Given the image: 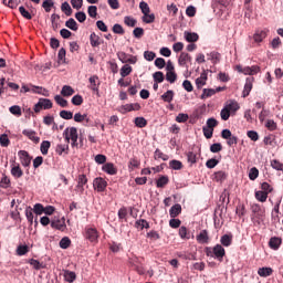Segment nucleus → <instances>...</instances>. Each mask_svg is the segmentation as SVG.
<instances>
[{
  "label": "nucleus",
  "instance_id": "nucleus-1",
  "mask_svg": "<svg viewBox=\"0 0 283 283\" xmlns=\"http://www.w3.org/2000/svg\"><path fill=\"white\" fill-rule=\"evenodd\" d=\"M206 255L208 258H216L219 262H222L227 255V251L221 244H216L213 248H206Z\"/></svg>",
  "mask_w": 283,
  "mask_h": 283
},
{
  "label": "nucleus",
  "instance_id": "nucleus-2",
  "mask_svg": "<svg viewBox=\"0 0 283 283\" xmlns=\"http://www.w3.org/2000/svg\"><path fill=\"white\" fill-rule=\"evenodd\" d=\"M63 136L66 143L70 144V140L72 142V147H78V129L76 127L66 128Z\"/></svg>",
  "mask_w": 283,
  "mask_h": 283
},
{
  "label": "nucleus",
  "instance_id": "nucleus-3",
  "mask_svg": "<svg viewBox=\"0 0 283 283\" xmlns=\"http://www.w3.org/2000/svg\"><path fill=\"white\" fill-rule=\"evenodd\" d=\"M33 109L35 114H39L42 109H52V101L48 98H40Z\"/></svg>",
  "mask_w": 283,
  "mask_h": 283
},
{
  "label": "nucleus",
  "instance_id": "nucleus-4",
  "mask_svg": "<svg viewBox=\"0 0 283 283\" xmlns=\"http://www.w3.org/2000/svg\"><path fill=\"white\" fill-rule=\"evenodd\" d=\"M18 156L20 158L22 167H29L30 165H32V156H30V153H28V150H20L18 153Z\"/></svg>",
  "mask_w": 283,
  "mask_h": 283
},
{
  "label": "nucleus",
  "instance_id": "nucleus-5",
  "mask_svg": "<svg viewBox=\"0 0 283 283\" xmlns=\"http://www.w3.org/2000/svg\"><path fill=\"white\" fill-rule=\"evenodd\" d=\"M252 209V213H254L258 222H262V220H264V216H265V210L264 208H262V206L258 205V203H253L251 206Z\"/></svg>",
  "mask_w": 283,
  "mask_h": 283
},
{
  "label": "nucleus",
  "instance_id": "nucleus-6",
  "mask_svg": "<svg viewBox=\"0 0 283 283\" xmlns=\"http://www.w3.org/2000/svg\"><path fill=\"white\" fill-rule=\"evenodd\" d=\"M93 187L96 191L103 192L107 189V181L103 177H97L93 181Z\"/></svg>",
  "mask_w": 283,
  "mask_h": 283
},
{
  "label": "nucleus",
  "instance_id": "nucleus-7",
  "mask_svg": "<svg viewBox=\"0 0 283 283\" xmlns=\"http://www.w3.org/2000/svg\"><path fill=\"white\" fill-rule=\"evenodd\" d=\"M254 82H255V77H253V76L247 77L245 85H244L243 93H242L243 98H247V96H249V94H251V91L253 90Z\"/></svg>",
  "mask_w": 283,
  "mask_h": 283
},
{
  "label": "nucleus",
  "instance_id": "nucleus-8",
  "mask_svg": "<svg viewBox=\"0 0 283 283\" xmlns=\"http://www.w3.org/2000/svg\"><path fill=\"white\" fill-rule=\"evenodd\" d=\"M139 109H140V104L138 103L126 104L119 107L120 114H127V112H138Z\"/></svg>",
  "mask_w": 283,
  "mask_h": 283
},
{
  "label": "nucleus",
  "instance_id": "nucleus-9",
  "mask_svg": "<svg viewBox=\"0 0 283 283\" xmlns=\"http://www.w3.org/2000/svg\"><path fill=\"white\" fill-rule=\"evenodd\" d=\"M22 134L23 136H27L29 140H32V143H34L35 145H39V143H41V137L36 136V132L32 129H24Z\"/></svg>",
  "mask_w": 283,
  "mask_h": 283
},
{
  "label": "nucleus",
  "instance_id": "nucleus-10",
  "mask_svg": "<svg viewBox=\"0 0 283 283\" xmlns=\"http://www.w3.org/2000/svg\"><path fill=\"white\" fill-rule=\"evenodd\" d=\"M85 238L90 240V242H96V240H98V231L95 228H86Z\"/></svg>",
  "mask_w": 283,
  "mask_h": 283
},
{
  "label": "nucleus",
  "instance_id": "nucleus-11",
  "mask_svg": "<svg viewBox=\"0 0 283 283\" xmlns=\"http://www.w3.org/2000/svg\"><path fill=\"white\" fill-rule=\"evenodd\" d=\"M269 35V31L266 30H256L253 34L254 43H262L264 39Z\"/></svg>",
  "mask_w": 283,
  "mask_h": 283
},
{
  "label": "nucleus",
  "instance_id": "nucleus-12",
  "mask_svg": "<svg viewBox=\"0 0 283 283\" xmlns=\"http://www.w3.org/2000/svg\"><path fill=\"white\" fill-rule=\"evenodd\" d=\"M102 169L103 171H105V174H108V176H116V174H118V169L116 168V166H114L113 163L104 164Z\"/></svg>",
  "mask_w": 283,
  "mask_h": 283
},
{
  "label": "nucleus",
  "instance_id": "nucleus-13",
  "mask_svg": "<svg viewBox=\"0 0 283 283\" xmlns=\"http://www.w3.org/2000/svg\"><path fill=\"white\" fill-rule=\"evenodd\" d=\"M51 227L52 229H56L57 231H63L64 229H67V226L65 224V218L51 221Z\"/></svg>",
  "mask_w": 283,
  "mask_h": 283
},
{
  "label": "nucleus",
  "instance_id": "nucleus-14",
  "mask_svg": "<svg viewBox=\"0 0 283 283\" xmlns=\"http://www.w3.org/2000/svg\"><path fill=\"white\" fill-rule=\"evenodd\" d=\"M184 38L187 41V43H196L200 40V35H198V33L189 31L184 32Z\"/></svg>",
  "mask_w": 283,
  "mask_h": 283
},
{
  "label": "nucleus",
  "instance_id": "nucleus-15",
  "mask_svg": "<svg viewBox=\"0 0 283 283\" xmlns=\"http://www.w3.org/2000/svg\"><path fill=\"white\" fill-rule=\"evenodd\" d=\"M208 73L203 71L200 76L196 80L197 90H202L207 85Z\"/></svg>",
  "mask_w": 283,
  "mask_h": 283
},
{
  "label": "nucleus",
  "instance_id": "nucleus-16",
  "mask_svg": "<svg viewBox=\"0 0 283 283\" xmlns=\"http://www.w3.org/2000/svg\"><path fill=\"white\" fill-rule=\"evenodd\" d=\"M222 87L213 88H203V93L201 94V99L211 98V96L216 95L217 92H222Z\"/></svg>",
  "mask_w": 283,
  "mask_h": 283
},
{
  "label": "nucleus",
  "instance_id": "nucleus-17",
  "mask_svg": "<svg viewBox=\"0 0 283 283\" xmlns=\"http://www.w3.org/2000/svg\"><path fill=\"white\" fill-rule=\"evenodd\" d=\"M270 249H273V251H277L280 247H282V238L280 237H272L269 241Z\"/></svg>",
  "mask_w": 283,
  "mask_h": 283
},
{
  "label": "nucleus",
  "instance_id": "nucleus-18",
  "mask_svg": "<svg viewBox=\"0 0 283 283\" xmlns=\"http://www.w3.org/2000/svg\"><path fill=\"white\" fill-rule=\"evenodd\" d=\"M197 242L199 244H209V232L207 230H201L197 235Z\"/></svg>",
  "mask_w": 283,
  "mask_h": 283
},
{
  "label": "nucleus",
  "instance_id": "nucleus-19",
  "mask_svg": "<svg viewBox=\"0 0 283 283\" xmlns=\"http://www.w3.org/2000/svg\"><path fill=\"white\" fill-rule=\"evenodd\" d=\"M187 63H191V55H189V53L181 52L178 59V64L181 67H185Z\"/></svg>",
  "mask_w": 283,
  "mask_h": 283
},
{
  "label": "nucleus",
  "instance_id": "nucleus-20",
  "mask_svg": "<svg viewBox=\"0 0 283 283\" xmlns=\"http://www.w3.org/2000/svg\"><path fill=\"white\" fill-rule=\"evenodd\" d=\"M224 107L230 111V114H235V112L240 109V104H238V102H235L234 99H231L227 102Z\"/></svg>",
  "mask_w": 283,
  "mask_h": 283
},
{
  "label": "nucleus",
  "instance_id": "nucleus-21",
  "mask_svg": "<svg viewBox=\"0 0 283 283\" xmlns=\"http://www.w3.org/2000/svg\"><path fill=\"white\" fill-rule=\"evenodd\" d=\"M30 87H31L30 92H32V94H41L42 96H50V93L45 88H43V86H35L30 84Z\"/></svg>",
  "mask_w": 283,
  "mask_h": 283
},
{
  "label": "nucleus",
  "instance_id": "nucleus-22",
  "mask_svg": "<svg viewBox=\"0 0 283 283\" xmlns=\"http://www.w3.org/2000/svg\"><path fill=\"white\" fill-rule=\"evenodd\" d=\"M179 213H182V206L180 203H176L169 210L170 218H178Z\"/></svg>",
  "mask_w": 283,
  "mask_h": 283
},
{
  "label": "nucleus",
  "instance_id": "nucleus-23",
  "mask_svg": "<svg viewBox=\"0 0 283 283\" xmlns=\"http://www.w3.org/2000/svg\"><path fill=\"white\" fill-rule=\"evenodd\" d=\"M169 185V177L168 176H160L156 181V187L158 189H165Z\"/></svg>",
  "mask_w": 283,
  "mask_h": 283
},
{
  "label": "nucleus",
  "instance_id": "nucleus-24",
  "mask_svg": "<svg viewBox=\"0 0 283 283\" xmlns=\"http://www.w3.org/2000/svg\"><path fill=\"white\" fill-rule=\"evenodd\" d=\"M179 238H181V240H191V232L187 227L182 226L179 228Z\"/></svg>",
  "mask_w": 283,
  "mask_h": 283
},
{
  "label": "nucleus",
  "instance_id": "nucleus-25",
  "mask_svg": "<svg viewBox=\"0 0 283 283\" xmlns=\"http://www.w3.org/2000/svg\"><path fill=\"white\" fill-rule=\"evenodd\" d=\"M222 247H231L233 244V235L232 234H223L220 239Z\"/></svg>",
  "mask_w": 283,
  "mask_h": 283
},
{
  "label": "nucleus",
  "instance_id": "nucleus-26",
  "mask_svg": "<svg viewBox=\"0 0 283 283\" xmlns=\"http://www.w3.org/2000/svg\"><path fill=\"white\" fill-rule=\"evenodd\" d=\"M90 83H91V86L90 88L93 91V92H98V85H101V82H98V77L96 75H93L88 78Z\"/></svg>",
  "mask_w": 283,
  "mask_h": 283
},
{
  "label": "nucleus",
  "instance_id": "nucleus-27",
  "mask_svg": "<svg viewBox=\"0 0 283 283\" xmlns=\"http://www.w3.org/2000/svg\"><path fill=\"white\" fill-rule=\"evenodd\" d=\"M27 262H28V264L33 266V269H35V271H41V269H45V264L39 262V260H36V259H31V260H28Z\"/></svg>",
  "mask_w": 283,
  "mask_h": 283
},
{
  "label": "nucleus",
  "instance_id": "nucleus-28",
  "mask_svg": "<svg viewBox=\"0 0 283 283\" xmlns=\"http://www.w3.org/2000/svg\"><path fill=\"white\" fill-rule=\"evenodd\" d=\"M227 178H229V174H227L222 170L214 172L216 182H224V180H227Z\"/></svg>",
  "mask_w": 283,
  "mask_h": 283
},
{
  "label": "nucleus",
  "instance_id": "nucleus-29",
  "mask_svg": "<svg viewBox=\"0 0 283 283\" xmlns=\"http://www.w3.org/2000/svg\"><path fill=\"white\" fill-rule=\"evenodd\" d=\"M11 175L13 176V178H21L23 176V170L21 169V166L19 164L12 166Z\"/></svg>",
  "mask_w": 283,
  "mask_h": 283
},
{
  "label": "nucleus",
  "instance_id": "nucleus-30",
  "mask_svg": "<svg viewBox=\"0 0 283 283\" xmlns=\"http://www.w3.org/2000/svg\"><path fill=\"white\" fill-rule=\"evenodd\" d=\"M258 275H260V277H270V275H273V270L271 268H260Z\"/></svg>",
  "mask_w": 283,
  "mask_h": 283
},
{
  "label": "nucleus",
  "instance_id": "nucleus-31",
  "mask_svg": "<svg viewBox=\"0 0 283 283\" xmlns=\"http://www.w3.org/2000/svg\"><path fill=\"white\" fill-rule=\"evenodd\" d=\"M184 165L182 161L178 160V159H172L169 161V168L174 169L175 171H180V169H182Z\"/></svg>",
  "mask_w": 283,
  "mask_h": 283
},
{
  "label": "nucleus",
  "instance_id": "nucleus-32",
  "mask_svg": "<svg viewBox=\"0 0 283 283\" xmlns=\"http://www.w3.org/2000/svg\"><path fill=\"white\" fill-rule=\"evenodd\" d=\"M52 144L49 140H43L40 145V151L43 156H48V151H50V147Z\"/></svg>",
  "mask_w": 283,
  "mask_h": 283
},
{
  "label": "nucleus",
  "instance_id": "nucleus-33",
  "mask_svg": "<svg viewBox=\"0 0 283 283\" xmlns=\"http://www.w3.org/2000/svg\"><path fill=\"white\" fill-rule=\"evenodd\" d=\"M90 41H91V45L92 48H98V45H101V36H98L96 33H91L90 35Z\"/></svg>",
  "mask_w": 283,
  "mask_h": 283
},
{
  "label": "nucleus",
  "instance_id": "nucleus-34",
  "mask_svg": "<svg viewBox=\"0 0 283 283\" xmlns=\"http://www.w3.org/2000/svg\"><path fill=\"white\" fill-rule=\"evenodd\" d=\"M70 149V144L67 142H65V144H60L56 146V154H59V156H63V154H65V151H67Z\"/></svg>",
  "mask_w": 283,
  "mask_h": 283
},
{
  "label": "nucleus",
  "instance_id": "nucleus-35",
  "mask_svg": "<svg viewBox=\"0 0 283 283\" xmlns=\"http://www.w3.org/2000/svg\"><path fill=\"white\" fill-rule=\"evenodd\" d=\"M132 72H133L132 66H129V64H125L124 66H122L119 74H120L122 78H125V77L129 76L132 74Z\"/></svg>",
  "mask_w": 283,
  "mask_h": 283
},
{
  "label": "nucleus",
  "instance_id": "nucleus-36",
  "mask_svg": "<svg viewBox=\"0 0 283 283\" xmlns=\"http://www.w3.org/2000/svg\"><path fill=\"white\" fill-rule=\"evenodd\" d=\"M3 6H7L8 8H11L12 10L17 9L19 7V3H21V0H2Z\"/></svg>",
  "mask_w": 283,
  "mask_h": 283
},
{
  "label": "nucleus",
  "instance_id": "nucleus-37",
  "mask_svg": "<svg viewBox=\"0 0 283 283\" xmlns=\"http://www.w3.org/2000/svg\"><path fill=\"white\" fill-rule=\"evenodd\" d=\"M64 280L70 283L74 282V280H76V273L72 272L70 270H65L64 271Z\"/></svg>",
  "mask_w": 283,
  "mask_h": 283
},
{
  "label": "nucleus",
  "instance_id": "nucleus-38",
  "mask_svg": "<svg viewBox=\"0 0 283 283\" xmlns=\"http://www.w3.org/2000/svg\"><path fill=\"white\" fill-rule=\"evenodd\" d=\"M65 27L70 30H73V32H76V30H78V23H76V20H74L73 18L69 19L65 22Z\"/></svg>",
  "mask_w": 283,
  "mask_h": 283
},
{
  "label": "nucleus",
  "instance_id": "nucleus-39",
  "mask_svg": "<svg viewBox=\"0 0 283 283\" xmlns=\"http://www.w3.org/2000/svg\"><path fill=\"white\" fill-rule=\"evenodd\" d=\"M72 247V240H70L67 237H63L60 240V249H70Z\"/></svg>",
  "mask_w": 283,
  "mask_h": 283
},
{
  "label": "nucleus",
  "instance_id": "nucleus-40",
  "mask_svg": "<svg viewBox=\"0 0 283 283\" xmlns=\"http://www.w3.org/2000/svg\"><path fill=\"white\" fill-rule=\"evenodd\" d=\"M187 160L190 165H196L198 163V154L195 151H189L187 154Z\"/></svg>",
  "mask_w": 283,
  "mask_h": 283
},
{
  "label": "nucleus",
  "instance_id": "nucleus-41",
  "mask_svg": "<svg viewBox=\"0 0 283 283\" xmlns=\"http://www.w3.org/2000/svg\"><path fill=\"white\" fill-rule=\"evenodd\" d=\"M154 158L155 160H158V158H160L161 160H169V155H166L165 153L157 148L155 150Z\"/></svg>",
  "mask_w": 283,
  "mask_h": 283
},
{
  "label": "nucleus",
  "instance_id": "nucleus-42",
  "mask_svg": "<svg viewBox=\"0 0 283 283\" xmlns=\"http://www.w3.org/2000/svg\"><path fill=\"white\" fill-rule=\"evenodd\" d=\"M74 88H72V86H70V85H64L63 87H62V91H61V94L63 95V96H73V94H74Z\"/></svg>",
  "mask_w": 283,
  "mask_h": 283
},
{
  "label": "nucleus",
  "instance_id": "nucleus-43",
  "mask_svg": "<svg viewBox=\"0 0 283 283\" xmlns=\"http://www.w3.org/2000/svg\"><path fill=\"white\" fill-rule=\"evenodd\" d=\"M135 227L136 229H149V222H147V220L145 219H140V220H137L135 222Z\"/></svg>",
  "mask_w": 283,
  "mask_h": 283
},
{
  "label": "nucleus",
  "instance_id": "nucleus-44",
  "mask_svg": "<svg viewBox=\"0 0 283 283\" xmlns=\"http://www.w3.org/2000/svg\"><path fill=\"white\" fill-rule=\"evenodd\" d=\"M42 8L45 10V12H52V8H54V0H44Z\"/></svg>",
  "mask_w": 283,
  "mask_h": 283
},
{
  "label": "nucleus",
  "instance_id": "nucleus-45",
  "mask_svg": "<svg viewBox=\"0 0 283 283\" xmlns=\"http://www.w3.org/2000/svg\"><path fill=\"white\" fill-rule=\"evenodd\" d=\"M136 127L143 129V127H147V119L145 117H136L134 120Z\"/></svg>",
  "mask_w": 283,
  "mask_h": 283
},
{
  "label": "nucleus",
  "instance_id": "nucleus-46",
  "mask_svg": "<svg viewBox=\"0 0 283 283\" xmlns=\"http://www.w3.org/2000/svg\"><path fill=\"white\" fill-rule=\"evenodd\" d=\"M155 83H163L165 81V73L157 71L153 74Z\"/></svg>",
  "mask_w": 283,
  "mask_h": 283
},
{
  "label": "nucleus",
  "instance_id": "nucleus-47",
  "mask_svg": "<svg viewBox=\"0 0 283 283\" xmlns=\"http://www.w3.org/2000/svg\"><path fill=\"white\" fill-rule=\"evenodd\" d=\"M61 10L66 17H72V7H70L69 2H63L61 6Z\"/></svg>",
  "mask_w": 283,
  "mask_h": 283
},
{
  "label": "nucleus",
  "instance_id": "nucleus-48",
  "mask_svg": "<svg viewBox=\"0 0 283 283\" xmlns=\"http://www.w3.org/2000/svg\"><path fill=\"white\" fill-rule=\"evenodd\" d=\"M178 78V75L176 74V71H170L166 73V81H168V83H176Z\"/></svg>",
  "mask_w": 283,
  "mask_h": 283
},
{
  "label": "nucleus",
  "instance_id": "nucleus-49",
  "mask_svg": "<svg viewBox=\"0 0 283 283\" xmlns=\"http://www.w3.org/2000/svg\"><path fill=\"white\" fill-rule=\"evenodd\" d=\"M85 185H87V176L80 175L78 181H77V189H82V191H83L84 190L83 187H85Z\"/></svg>",
  "mask_w": 283,
  "mask_h": 283
},
{
  "label": "nucleus",
  "instance_id": "nucleus-50",
  "mask_svg": "<svg viewBox=\"0 0 283 283\" xmlns=\"http://www.w3.org/2000/svg\"><path fill=\"white\" fill-rule=\"evenodd\" d=\"M161 99H164L165 103H171L174 101V91H167L161 95Z\"/></svg>",
  "mask_w": 283,
  "mask_h": 283
},
{
  "label": "nucleus",
  "instance_id": "nucleus-51",
  "mask_svg": "<svg viewBox=\"0 0 283 283\" xmlns=\"http://www.w3.org/2000/svg\"><path fill=\"white\" fill-rule=\"evenodd\" d=\"M54 101L60 107H67V99L63 98L61 95H55Z\"/></svg>",
  "mask_w": 283,
  "mask_h": 283
},
{
  "label": "nucleus",
  "instance_id": "nucleus-52",
  "mask_svg": "<svg viewBox=\"0 0 283 283\" xmlns=\"http://www.w3.org/2000/svg\"><path fill=\"white\" fill-rule=\"evenodd\" d=\"M255 198L256 200H259V202H266V198H269V193L263 191H256Z\"/></svg>",
  "mask_w": 283,
  "mask_h": 283
},
{
  "label": "nucleus",
  "instance_id": "nucleus-53",
  "mask_svg": "<svg viewBox=\"0 0 283 283\" xmlns=\"http://www.w3.org/2000/svg\"><path fill=\"white\" fill-rule=\"evenodd\" d=\"M235 213L239 216V218H242V216L247 214V208L244 207V203H239L237 206Z\"/></svg>",
  "mask_w": 283,
  "mask_h": 283
},
{
  "label": "nucleus",
  "instance_id": "nucleus-54",
  "mask_svg": "<svg viewBox=\"0 0 283 283\" xmlns=\"http://www.w3.org/2000/svg\"><path fill=\"white\" fill-rule=\"evenodd\" d=\"M220 164V160L216 159V158H211L208 159L206 163V167L208 169H214V167H218V165Z\"/></svg>",
  "mask_w": 283,
  "mask_h": 283
},
{
  "label": "nucleus",
  "instance_id": "nucleus-55",
  "mask_svg": "<svg viewBox=\"0 0 283 283\" xmlns=\"http://www.w3.org/2000/svg\"><path fill=\"white\" fill-rule=\"evenodd\" d=\"M44 211H45V207H43L41 203H35L33 206V212L36 216H43Z\"/></svg>",
  "mask_w": 283,
  "mask_h": 283
},
{
  "label": "nucleus",
  "instance_id": "nucleus-56",
  "mask_svg": "<svg viewBox=\"0 0 283 283\" xmlns=\"http://www.w3.org/2000/svg\"><path fill=\"white\" fill-rule=\"evenodd\" d=\"M60 117L64 120H72V118H74V114L70 111H61Z\"/></svg>",
  "mask_w": 283,
  "mask_h": 283
},
{
  "label": "nucleus",
  "instance_id": "nucleus-57",
  "mask_svg": "<svg viewBox=\"0 0 283 283\" xmlns=\"http://www.w3.org/2000/svg\"><path fill=\"white\" fill-rule=\"evenodd\" d=\"M124 23L125 25H128V28H136V19L132 18V17H125L124 18Z\"/></svg>",
  "mask_w": 283,
  "mask_h": 283
},
{
  "label": "nucleus",
  "instance_id": "nucleus-58",
  "mask_svg": "<svg viewBox=\"0 0 283 283\" xmlns=\"http://www.w3.org/2000/svg\"><path fill=\"white\" fill-rule=\"evenodd\" d=\"M144 23H154L156 21V15L154 13H146L143 17Z\"/></svg>",
  "mask_w": 283,
  "mask_h": 283
},
{
  "label": "nucleus",
  "instance_id": "nucleus-59",
  "mask_svg": "<svg viewBox=\"0 0 283 283\" xmlns=\"http://www.w3.org/2000/svg\"><path fill=\"white\" fill-rule=\"evenodd\" d=\"M271 167H272L273 169H276V171H283V164L280 163V160L273 159V160L271 161Z\"/></svg>",
  "mask_w": 283,
  "mask_h": 283
},
{
  "label": "nucleus",
  "instance_id": "nucleus-60",
  "mask_svg": "<svg viewBox=\"0 0 283 283\" xmlns=\"http://www.w3.org/2000/svg\"><path fill=\"white\" fill-rule=\"evenodd\" d=\"M29 252H30V248L28 245H19L17 248L18 255H25Z\"/></svg>",
  "mask_w": 283,
  "mask_h": 283
},
{
  "label": "nucleus",
  "instance_id": "nucleus-61",
  "mask_svg": "<svg viewBox=\"0 0 283 283\" xmlns=\"http://www.w3.org/2000/svg\"><path fill=\"white\" fill-rule=\"evenodd\" d=\"M9 112L11 114H13V116H21L22 112H21V106L19 105H13L9 108Z\"/></svg>",
  "mask_w": 283,
  "mask_h": 283
},
{
  "label": "nucleus",
  "instance_id": "nucleus-62",
  "mask_svg": "<svg viewBox=\"0 0 283 283\" xmlns=\"http://www.w3.org/2000/svg\"><path fill=\"white\" fill-rule=\"evenodd\" d=\"M258 176H260V170H258L255 167L251 168L249 172L250 180H256Z\"/></svg>",
  "mask_w": 283,
  "mask_h": 283
},
{
  "label": "nucleus",
  "instance_id": "nucleus-63",
  "mask_svg": "<svg viewBox=\"0 0 283 283\" xmlns=\"http://www.w3.org/2000/svg\"><path fill=\"white\" fill-rule=\"evenodd\" d=\"M210 151L212 154H218V153L222 151V144H220V143L212 144L210 146Z\"/></svg>",
  "mask_w": 283,
  "mask_h": 283
},
{
  "label": "nucleus",
  "instance_id": "nucleus-64",
  "mask_svg": "<svg viewBox=\"0 0 283 283\" xmlns=\"http://www.w3.org/2000/svg\"><path fill=\"white\" fill-rule=\"evenodd\" d=\"M0 145L1 147H8L10 145V138L6 134L0 136Z\"/></svg>",
  "mask_w": 283,
  "mask_h": 283
}]
</instances>
